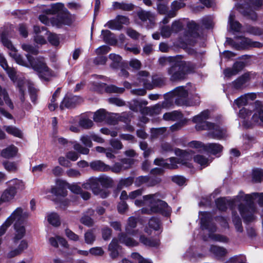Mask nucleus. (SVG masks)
<instances>
[{
  "label": "nucleus",
  "mask_w": 263,
  "mask_h": 263,
  "mask_svg": "<svg viewBox=\"0 0 263 263\" xmlns=\"http://www.w3.org/2000/svg\"><path fill=\"white\" fill-rule=\"evenodd\" d=\"M207 130L210 131L209 135L213 138L221 139L225 138L227 135L226 129L220 127L219 125L214 124V127Z\"/></svg>",
  "instance_id": "nucleus-22"
},
{
  "label": "nucleus",
  "mask_w": 263,
  "mask_h": 263,
  "mask_svg": "<svg viewBox=\"0 0 263 263\" xmlns=\"http://www.w3.org/2000/svg\"><path fill=\"white\" fill-rule=\"evenodd\" d=\"M105 27H107L111 29L120 30L122 28V26L118 24L116 18L114 20L108 21L105 25Z\"/></svg>",
  "instance_id": "nucleus-62"
},
{
  "label": "nucleus",
  "mask_w": 263,
  "mask_h": 263,
  "mask_svg": "<svg viewBox=\"0 0 263 263\" xmlns=\"http://www.w3.org/2000/svg\"><path fill=\"white\" fill-rule=\"evenodd\" d=\"M255 98V95L254 94H246L243 96H241L237 99L235 100L234 103L236 104L238 107H240L242 106L246 105L249 100H253Z\"/></svg>",
  "instance_id": "nucleus-34"
},
{
  "label": "nucleus",
  "mask_w": 263,
  "mask_h": 263,
  "mask_svg": "<svg viewBox=\"0 0 263 263\" xmlns=\"http://www.w3.org/2000/svg\"><path fill=\"white\" fill-rule=\"evenodd\" d=\"M105 91L107 92L112 93H122L124 91V88L117 87L115 85H109L105 87Z\"/></svg>",
  "instance_id": "nucleus-58"
},
{
  "label": "nucleus",
  "mask_w": 263,
  "mask_h": 263,
  "mask_svg": "<svg viewBox=\"0 0 263 263\" xmlns=\"http://www.w3.org/2000/svg\"><path fill=\"white\" fill-rule=\"evenodd\" d=\"M8 187L14 190L16 194L17 191H22L25 189V184L21 180L17 178L13 179L7 182Z\"/></svg>",
  "instance_id": "nucleus-27"
},
{
  "label": "nucleus",
  "mask_w": 263,
  "mask_h": 263,
  "mask_svg": "<svg viewBox=\"0 0 263 263\" xmlns=\"http://www.w3.org/2000/svg\"><path fill=\"white\" fill-rule=\"evenodd\" d=\"M235 15L231 12L229 17V24L231 29L236 32L240 31L241 28V24L237 21L234 20Z\"/></svg>",
  "instance_id": "nucleus-38"
},
{
  "label": "nucleus",
  "mask_w": 263,
  "mask_h": 263,
  "mask_svg": "<svg viewBox=\"0 0 263 263\" xmlns=\"http://www.w3.org/2000/svg\"><path fill=\"white\" fill-rule=\"evenodd\" d=\"M138 79L140 82L143 83V85L145 88L149 89L152 88V83H151L152 78L147 71H141L139 72Z\"/></svg>",
  "instance_id": "nucleus-24"
},
{
  "label": "nucleus",
  "mask_w": 263,
  "mask_h": 263,
  "mask_svg": "<svg viewBox=\"0 0 263 263\" xmlns=\"http://www.w3.org/2000/svg\"><path fill=\"white\" fill-rule=\"evenodd\" d=\"M172 96L175 97V103L178 105H187L193 106L199 104V98L196 97L195 101L192 102L191 103H188L185 99L187 96L188 92L182 86H180L176 88L171 92Z\"/></svg>",
  "instance_id": "nucleus-10"
},
{
  "label": "nucleus",
  "mask_w": 263,
  "mask_h": 263,
  "mask_svg": "<svg viewBox=\"0 0 263 263\" xmlns=\"http://www.w3.org/2000/svg\"><path fill=\"white\" fill-rule=\"evenodd\" d=\"M18 87L19 88L20 92L21 93V96L20 97V100L22 102H24V91L26 88L27 87L30 93V98L32 102L35 103L37 99L36 96V90L31 86L28 82L22 80L18 82Z\"/></svg>",
  "instance_id": "nucleus-16"
},
{
  "label": "nucleus",
  "mask_w": 263,
  "mask_h": 263,
  "mask_svg": "<svg viewBox=\"0 0 263 263\" xmlns=\"http://www.w3.org/2000/svg\"><path fill=\"white\" fill-rule=\"evenodd\" d=\"M134 182V179L132 177H128L125 179H121L118 184V188L121 189L123 187H128L131 185Z\"/></svg>",
  "instance_id": "nucleus-54"
},
{
  "label": "nucleus",
  "mask_w": 263,
  "mask_h": 263,
  "mask_svg": "<svg viewBox=\"0 0 263 263\" xmlns=\"http://www.w3.org/2000/svg\"><path fill=\"white\" fill-rule=\"evenodd\" d=\"M190 152L178 149L175 150V154L179 157H171L168 160L157 158L154 160V164L168 169H176L178 167V164L190 166L187 161L192 158V154Z\"/></svg>",
  "instance_id": "nucleus-4"
},
{
  "label": "nucleus",
  "mask_w": 263,
  "mask_h": 263,
  "mask_svg": "<svg viewBox=\"0 0 263 263\" xmlns=\"http://www.w3.org/2000/svg\"><path fill=\"white\" fill-rule=\"evenodd\" d=\"M109 58L112 62L110 65L111 68L116 69L120 66V62L122 60V58L120 55L111 53L109 55Z\"/></svg>",
  "instance_id": "nucleus-44"
},
{
  "label": "nucleus",
  "mask_w": 263,
  "mask_h": 263,
  "mask_svg": "<svg viewBox=\"0 0 263 263\" xmlns=\"http://www.w3.org/2000/svg\"><path fill=\"white\" fill-rule=\"evenodd\" d=\"M147 104V102L146 101L133 100L130 102L129 107L130 108L134 111H141L143 106L146 105Z\"/></svg>",
  "instance_id": "nucleus-36"
},
{
  "label": "nucleus",
  "mask_w": 263,
  "mask_h": 263,
  "mask_svg": "<svg viewBox=\"0 0 263 263\" xmlns=\"http://www.w3.org/2000/svg\"><path fill=\"white\" fill-rule=\"evenodd\" d=\"M236 212L233 211L232 221L237 232L241 233L243 231L241 220L239 216L236 215Z\"/></svg>",
  "instance_id": "nucleus-41"
},
{
  "label": "nucleus",
  "mask_w": 263,
  "mask_h": 263,
  "mask_svg": "<svg viewBox=\"0 0 263 263\" xmlns=\"http://www.w3.org/2000/svg\"><path fill=\"white\" fill-rule=\"evenodd\" d=\"M4 103H5L10 109H13V104L9 97L7 91L0 85V105L2 106Z\"/></svg>",
  "instance_id": "nucleus-26"
},
{
  "label": "nucleus",
  "mask_w": 263,
  "mask_h": 263,
  "mask_svg": "<svg viewBox=\"0 0 263 263\" xmlns=\"http://www.w3.org/2000/svg\"><path fill=\"white\" fill-rule=\"evenodd\" d=\"M82 99L78 96H72L69 97L66 96L62 101L60 105L61 109H63L64 107L70 108L73 107L76 104L81 102Z\"/></svg>",
  "instance_id": "nucleus-23"
},
{
  "label": "nucleus",
  "mask_w": 263,
  "mask_h": 263,
  "mask_svg": "<svg viewBox=\"0 0 263 263\" xmlns=\"http://www.w3.org/2000/svg\"><path fill=\"white\" fill-rule=\"evenodd\" d=\"M60 88H58L52 95V98L50 100V102L49 103L48 108L50 110L53 111L58 107V104L55 103L57 98L59 95Z\"/></svg>",
  "instance_id": "nucleus-45"
},
{
  "label": "nucleus",
  "mask_w": 263,
  "mask_h": 263,
  "mask_svg": "<svg viewBox=\"0 0 263 263\" xmlns=\"http://www.w3.org/2000/svg\"><path fill=\"white\" fill-rule=\"evenodd\" d=\"M110 50V48L106 45H103L97 48L95 52L98 55L107 54Z\"/></svg>",
  "instance_id": "nucleus-63"
},
{
  "label": "nucleus",
  "mask_w": 263,
  "mask_h": 263,
  "mask_svg": "<svg viewBox=\"0 0 263 263\" xmlns=\"http://www.w3.org/2000/svg\"><path fill=\"white\" fill-rule=\"evenodd\" d=\"M112 7L115 9H119L123 10H129L132 8V6L124 3L114 2Z\"/></svg>",
  "instance_id": "nucleus-53"
},
{
  "label": "nucleus",
  "mask_w": 263,
  "mask_h": 263,
  "mask_svg": "<svg viewBox=\"0 0 263 263\" xmlns=\"http://www.w3.org/2000/svg\"><path fill=\"white\" fill-rule=\"evenodd\" d=\"M16 194L14 190H11L8 187L3 193L1 197V200L3 202H8L13 199Z\"/></svg>",
  "instance_id": "nucleus-37"
},
{
  "label": "nucleus",
  "mask_w": 263,
  "mask_h": 263,
  "mask_svg": "<svg viewBox=\"0 0 263 263\" xmlns=\"http://www.w3.org/2000/svg\"><path fill=\"white\" fill-rule=\"evenodd\" d=\"M89 166L95 171H108L110 170V166L100 160H96L91 162Z\"/></svg>",
  "instance_id": "nucleus-30"
},
{
  "label": "nucleus",
  "mask_w": 263,
  "mask_h": 263,
  "mask_svg": "<svg viewBox=\"0 0 263 263\" xmlns=\"http://www.w3.org/2000/svg\"><path fill=\"white\" fill-rule=\"evenodd\" d=\"M171 28L173 33H177L183 28V25L180 21H175L173 22Z\"/></svg>",
  "instance_id": "nucleus-61"
},
{
  "label": "nucleus",
  "mask_w": 263,
  "mask_h": 263,
  "mask_svg": "<svg viewBox=\"0 0 263 263\" xmlns=\"http://www.w3.org/2000/svg\"><path fill=\"white\" fill-rule=\"evenodd\" d=\"M17 152V148L14 145H11L3 149L1 155L5 158H10L15 156Z\"/></svg>",
  "instance_id": "nucleus-35"
},
{
  "label": "nucleus",
  "mask_w": 263,
  "mask_h": 263,
  "mask_svg": "<svg viewBox=\"0 0 263 263\" xmlns=\"http://www.w3.org/2000/svg\"><path fill=\"white\" fill-rule=\"evenodd\" d=\"M209 110H206L193 118L192 121L196 124L195 128L197 130H207L214 127V124L206 121L209 117Z\"/></svg>",
  "instance_id": "nucleus-11"
},
{
  "label": "nucleus",
  "mask_w": 263,
  "mask_h": 263,
  "mask_svg": "<svg viewBox=\"0 0 263 263\" xmlns=\"http://www.w3.org/2000/svg\"><path fill=\"white\" fill-rule=\"evenodd\" d=\"M109 144L115 150H120L123 148L122 142L117 139H111L109 140Z\"/></svg>",
  "instance_id": "nucleus-56"
},
{
  "label": "nucleus",
  "mask_w": 263,
  "mask_h": 263,
  "mask_svg": "<svg viewBox=\"0 0 263 263\" xmlns=\"http://www.w3.org/2000/svg\"><path fill=\"white\" fill-rule=\"evenodd\" d=\"M120 246L118 244V240L114 238L108 245V250L109 252V256L112 259L117 258L119 255V250Z\"/></svg>",
  "instance_id": "nucleus-25"
},
{
  "label": "nucleus",
  "mask_w": 263,
  "mask_h": 263,
  "mask_svg": "<svg viewBox=\"0 0 263 263\" xmlns=\"http://www.w3.org/2000/svg\"><path fill=\"white\" fill-rule=\"evenodd\" d=\"M249 79V76L248 74H245L237 80L233 82V85L235 89L241 88L243 85L247 82Z\"/></svg>",
  "instance_id": "nucleus-40"
},
{
  "label": "nucleus",
  "mask_w": 263,
  "mask_h": 263,
  "mask_svg": "<svg viewBox=\"0 0 263 263\" xmlns=\"http://www.w3.org/2000/svg\"><path fill=\"white\" fill-rule=\"evenodd\" d=\"M15 230L14 235L13 238V243L15 246L18 245L17 248L11 249L7 254L8 258H13L21 254L23 252L28 248V241L25 239H22L25 236L26 230L24 224H14Z\"/></svg>",
  "instance_id": "nucleus-5"
},
{
  "label": "nucleus",
  "mask_w": 263,
  "mask_h": 263,
  "mask_svg": "<svg viewBox=\"0 0 263 263\" xmlns=\"http://www.w3.org/2000/svg\"><path fill=\"white\" fill-rule=\"evenodd\" d=\"M199 217L200 218L201 227L202 230H208L209 237L215 241L221 242H227L228 238L223 235L220 234H213L216 230L215 224L211 222V214L205 212H199Z\"/></svg>",
  "instance_id": "nucleus-7"
},
{
  "label": "nucleus",
  "mask_w": 263,
  "mask_h": 263,
  "mask_svg": "<svg viewBox=\"0 0 263 263\" xmlns=\"http://www.w3.org/2000/svg\"><path fill=\"white\" fill-rule=\"evenodd\" d=\"M56 183L57 186L53 187L51 189V193L57 196H66L67 195L66 188L68 186V183L65 181L61 180H58Z\"/></svg>",
  "instance_id": "nucleus-21"
},
{
  "label": "nucleus",
  "mask_w": 263,
  "mask_h": 263,
  "mask_svg": "<svg viewBox=\"0 0 263 263\" xmlns=\"http://www.w3.org/2000/svg\"><path fill=\"white\" fill-rule=\"evenodd\" d=\"M235 4L237 9L245 15L250 16L253 20L256 18L254 10L260 7L263 0H237Z\"/></svg>",
  "instance_id": "nucleus-8"
},
{
  "label": "nucleus",
  "mask_w": 263,
  "mask_h": 263,
  "mask_svg": "<svg viewBox=\"0 0 263 263\" xmlns=\"http://www.w3.org/2000/svg\"><path fill=\"white\" fill-rule=\"evenodd\" d=\"M26 57L29 62V67L36 71L41 78L48 80L53 76L52 71L47 66L43 57L33 58L29 54H27Z\"/></svg>",
  "instance_id": "nucleus-6"
},
{
  "label": "nucleus",
  "mask_w": 263,
  "mask_h": 263,
  "mask_svg": "<svg viewBox=\"0 0 263 263\" xmlns=\"http://www.w3.org/2000/svg\"><path fill=\"white\" fill-rule=\"evenodd\" d=\"M188 28L191 32L187 33L184 36V44L185 45H193L195 43V39L198 36L197 30L198 26L193 21L189 22Z\"/></svg>",
  "instance_id": "nucleus-18"
},
{
  "label": "nucleus",
  "mask_w": 263,
  "mask_h": 263,
  "mask_svg": "<svg viewBox=\"0 0 263 263\" xmlns=\"http://www.w3.org/2000/svg\"><path fill=\"white\" fill-rule=\"evenodd\" d=\"M159 63L162 66L168 64L171 65V67L168 69L167 71L172 81H176L184 79L186 71L189 68V63L181 60L180 56L161 57L159 59Z\"/></svg>",
  "instance_id": "nucleus-3"
},
{
  "label": "nucleus",
  "mask_w": 263,
  "mask_h": 263,
  "mask_svg": "<svg viewBox=\"0 0 263 263\" xmlns=\"http://www.w3.org/2000/svg\"><path fill=\"white\" fill-rule=\"evenodd\" d=\"M100 183L97 178H91V190L96 195H98L100 192Z\"/></svg>",
  "instance_id": "nucleus-51"
},
{
  "label": "nucleus",
  "mask_w": 263,
  "mask_h": 263,
  "mask_svg": "<svg viewBox=\"0 0 263 263\" xmlns=\"http://www.w3.org/2000/svg\"><path fill=\"white\" fill-rule=\"evenodd\" d=\"M160 32L161 36L163 38H168L171 36L172 33H173L171 27L168 26L162 27L161 28Z\"/></svg>",
  "instance_id": "nucleus-55"
},
{
  "label": "nucleus",
  "mask_w": 263,
  "mask_h": 263,
  "mask_svg": "<svg viewBox=\"0 0 263 263\" xmlns=\"http://www.w3.org/2000/svg\"><path fill=\"white\" fill-rule=\"evenodd\" d=\"M210 250L211 253L218 257H222L227 253L226 249L217 246H211Z\"/></svg>",
  "instance_id": "nucleus-43"
},
{
  "label": "nucleus",
  "mask_w": 263,
  "mask_h": 263,
  "mask_svg": "<svg viewBox=\"0 0 263 263\" xmlns=\"http://www.w3.org/2000/svg\"><path fill=\"white\" fill-rule=\"evenodd\" d=\"M72 22L71 15L68 12H65L52 17L51 24L53 26L60 27L63 25H70Z\"/></svg>",
  "instance_id": "nucleus-19"
},
{
  "label": "nucleus",
  "mask_w": 263,
  "mask_h": 263,
  "mask_svg": "<svg viewBox=\"0 0 263 263\" xmlns=\"http://www.w3.org/2000/svg\"><path fill=\"white\" fill-rule=\"evenodd\" d=\"M47 220L49 223L53 226H58L60 224V220L59 216L54 213H50L48 215Z\"/></svg>",
  "instance_id": "nucleus-48"
},
{
  "label": "nucleus",
  "mask_w": 263,
  "mask_h": 263,
  "mask_svg": "<svg viewBox=\"0 0 263 263\" xmlns=\"http://www.w3.org/2000/svg\"><path fill=\"white\" fill-rule=\"evenodd\" d=\"M252 177L255 181H260L263 178V170L261 169L256 168L253 171Z\"/></svg>",
  "instance_id": "nucleus-57"
},
{
  "label": "nucleus",
  "mask_w": 263,
  "mask_h": 263,
  "mask_svg": "<svg viewBox=\"0 0 263 263\" xmlns=\"http://www.w3.org/2000/svg\"><path fill=\"white\" fill-rule=\"evenodd\" d=\"M236 42L232 43V45L235 49L239 50L250 47L259 48L261 44L258 42L252 41L250 39L245 37H236Z\"/></svg>",
  "instance_id": "nucleus-15"
},
{
  "label": "nucleus",
  "mask_w": 263,
  "mask_h": 263,
  "mask_svg": "<svg viewBox=\"0 0 263 263\" xmlns=\"http://www.w3.org/2000/svg\"><path fill=\"white\" fill-rule=\"evenodd\" d=\"M3 128L9 134L18 138H22V137L23 134L21 130L15 126H4Z\"/></svg>",
  "instance_id": "nucleus-42"
},
{
  "label": "nucleus",
  "mask_w": 263,
  "mask_h": 263,
  "mask_svg": "<svg viewBox=\"0 0 263 263\" xmlns=\"http://www.w3.org/2000/svg\"><path fill=\"white\" fill-rule=\"evenodd\" d=\"M29 216L30 214L26 208L18 207L7 218V219L9 220L11 224L14 223V224H24Z\"/></svg>",
  "instance_id": "nucleus-12"
},
{
  "label": "nucleus",
  "mask_w": 263,
  "mask_h": 263,
  "mask_svg": "<svg viewBox=\"0 0 263 263\" xmlns=\"http://www.w3.org/2000/svg\"><path fill=\"white\" fill-rule=\"evenodd\" d=\"M140 241L145 246L148 247H157L159 245V240L158 239H149L143 235L140 236Z\"/></svg>",
  "instance_id": "nucleus-39"
},
{
  "label": "nucleus",
  "mask_w": 263,
  "mask_h": 263,
  "mask_svg": "<svg viewBox=\"0 0 263 263\" xmlns=\"http://www.w3.org/2000/svg\"><path fill=\"white\" fill-rule=\"evenodd\" d=\"M185 3L179 2L177 1H173L171 5V9L167 13L169 17H174L176 15L177 11L185 6Z\"/></svg>",
  "instance_id": "nucleus-28"
},
{
  "label": "nucleus",
  "mask_w": 263,
  "mask_h": 263,
  "mask_svg": "<svg viewBox=\"0 0 263 263\" xmlns=\"http://www.w3.org/2000/svg\"><path fill=\"white\" fill-rule=\"evenodd\" d=\"M79 125L84 129H89L93 125L92 121L87 118H81L79 122Z\"/></svg>",
  "instance_id": "nucleus-50"
},
{
  "label": "nucleus",
  "mask_w": 263,
  "mask_h": 263,
  "mask_svg": "<svg viewBox=\"0 0 263 263\" xmlns=\"http://www.w3.org/2000/svg\"><path fill=\"white\" fill-rule=\"evenodd\" d=\"M139 18L143 22L148 21L150 24L154 23L155 15L149 11L141 10L138 12Z\"/></svg>",
  "instance_id": "nucleus-31"
},
{
  "label": "nucleus",
  "mask_w": 263,
  "mask_h": 263,
  "mask_svg": "<svg viewBox=\"0 0 263 263\" xmlns=\"http://www.w3.org/2000/svg\"><path fill=\"white\" fill-rule=\"evenodd\" d=\"M131 257L133 259L137 260L138 263H152L149 260L142 257L138 253H133L131 254Z\"/></svg>",
  "instance_id": "nucleus-64"
},
{
  "label": "nucleus",
  "mask_w": 263,
  "mask_h": 263,
  "mask_svg": "<svg viewBox=\"0 0 263 263\" xmlns=\"http://www.w3.org/2000/svg\"><path fill=\"white\" fill-rule=\"evenodd\" d=\"M189 146L191 148H201L213 155H216L221 153L223 146L218 143H208L204 144L201 142L193 141L189 143Z\"/></svg>",
  "instance_id": "nucleus-13"
},
{
  "label": "nucleus",
  "mask_w": 263,
  "mask_h": 263,
  "mask_svg": "<svg viewBox=\"0 0 263 263\" xmlns=\"http://www.w3.org/2000/svg\"><path fill=\"white\" fill-rule=\"evenodd\" d=\"M49 242L51 246L54 248H58L59 247V243L63 247L68 248V243L66 239L59 236L49 238Z\"/></svg>",
  "instance_id": "nucleus-29"
},
{
  "label": "nucleus",
  "mask_w": 263,
  "mask_h": 263,
  "mask_svg": "<svg viewBox=\"0 0 263 263\" xmlns=\"http://www.w3.org/2000/svg\"><path fill=\"white\" fill-rule=\"evenodd\" d=\"M183 115L180 111L174 110L172 112H166L163 115V118L166 121H176L181 120Z\"/></svg>",
  "instance_id": "nucleus-32"
},
{
  "label": "nucleus",
  "mask_w": 263,
  "mask_h": 263,
  "mask_svg": "<svg viewBox=\"0 0 263 263\" xmlns=\"http://www.w3.org/2000/svg\"><path fill=\"white\" fill-rule=\"evenodd\" d=\"M101 35L104 41L106 43H111L115 39L113 34L108 30H103L101 31Z\"/></svg>",
  "instance_id": "nucleus-49"
},
{
  "label": "nucleus",
  "mask_w": 263,
  "mask_h": 263,
  "mask_svg": "<svg viewBox=\"0 0 263 263\" xmlns=\"http://www.w3.org/2000/svg\"><path fill=\"white\" fill-rule=\"evenodd\" d=\"M159 194H150L143 196V200H136L135 204L138 206H148V208H142L141 212L144 214L161 213L165 216H168L171 209L167 203L158 198Z\"/></svg>",
  "instance_id": "nucleus-2"
},
{
  "label": "nucleus",
  "mask_w": 263,
  "mask_h": 263,
  "mask_svg": "<svg viewBox=\"0 0 263 263\" xmlns=\"http://www.w3.org/2000/svg\"><path fill=\"white\" fill-rule=\"evenodd\" d=\"M194 159L195 162L203 167L208 166L210 163V160L202 155H196Z\"/></svg>",
  "instance_id": "nucleus-47"
},
{
  "label": "nucleus",
  "mask_w": 263,
  "mask_h": 263,
  "mask_svg": "<svg viewBox=\"0 0 263 263\" xmlns=\"http://www.w3.org/2000/svg\"><path fill=\"white\" fill-rule=\"evenodd\" d=\"M145 232L149 235H157L161 232L160 222L156 218H151L148 223V226L144 229Z\"/></svg>",
  "instance_id": "nucleus-20"
},
{
  "label": "nucleus",
  "mask_w": 263,
  "mask_h": 263,
  "mask_svg": "<svg viewBox=\"0 0 263 263\" xmlns=\"http://www.w3.org/2000/svg\"><path fill=\"white\" fill-rule=\"evenodd\" d=\"M252 120L255 124L263 125V109L261 107H256L254 110Z\"/></svg>",
  "instance_id": "nucleus-33"
},
{
  "label": "nucleus",
  "mask_w": 263,
  "mask_h": 263,
  "mask_svg": "<svg viewBox=\"0 0 263 263\" xmlns=\"http://www.w3.org/2000/svg\"><path fill=\"white\" fill-rule=\"evenodd\" d=\"M64 8V5L62 3H57L52 6L51 9L47 11V14H55L59 13Z\"/></svg>",
  "instance_id": "nucleus-52"
},
{
  "label": "nucleus",
  "mask_w": 263,
  "mask_h": 263,
  "mask_svg": "<svg viewBox=\"0 0 263 263\" xmlns=\"http://www.w3.org/2000/svg\"><path fill=\"white\" fill-rule=\"evenodd\" d=\"M89 252L90 254L96 256H101L104 254V251L101 247H93L89 249Z\"/></svg>",
  "instance_id": "nucleus-59"
},
{
  "label": "nucleus",
  "mask_w": 263,
  "mask_h": 263,
  "mask_svg": "<svg viewBox=\"0 0 263 263\" xmlns=\"http://www.w3.org/2000/svg\"><path fill=\"white\" fill-rule=\"evenodd\" d=\"M238 199H242L246 202V204H240L239 205V213L246 222H252L256 218L255 214L257 208L254 203V200L257 199V202L260 206H263V193H252L245 194L240 191L238 193Z\"/></svg>",
  "instance_id": "nucleus-1"
},
{
  "label": "nucleus",
  "mask_w": 263,
  "mask_h": 263,
  "mask_svg": "<svg viewBox=\"0 0 263 263\" xmlns=\"http://www.w3.org/2000/svg\"><path fill=\"white\" fill-rule=\"evenodd\" d=\"M134 162L135 161L132 158H123L120 160V163L123 164V167L124 170L129 168Z\"/></svg>",
  "instance_id": "nucleus-60"
},
{
  "label": "nucleus",
  "mask_w": 263,
  "mask_h": 263,
  "mask_svg": "<svg viewBox=\"0 0 263 263\" xmlns=\"http://www.w3.org/2000/svg\"><path fill=\"white\" fill-rule=\"evenodd\" d=\"M238 194L233 198H220L216 200V204L217 208L221 211H224L228 206H229L232 210L235 207L240 204H242L241 202L242 199H238Z\"/></svg>",
  "instance_id": "nucleus-14"
},
{
  "label": "nucleus",
  "mask_w": 263,
  "mask_h": 263,
  "mask_svg": "<svg viewBox=\"0 0 263 263\" xmlns=\"http://www.w3.org/2000/svg\"><path fill=\"white\" fill-rule=\"evenodd\" d=\"M137 222V219L134 217H130L128 218L127 225L125 228L126 233H121L119 235V239L121 243L128 247H134L138 245L137 241L128 236V235L136 236L138 234V230H133L136 227Z\"/></svg>",
  "instance_id": "nucleus-9"
},
{
  "label": "nucleus",
  "mask_w": 263,
  "mask_h": 263,
  "mask_svg": "<svg viewBox=\"0 0 263 263\" xmlns=\"http://www.w3.org/2000/svg\"><path fill=\"white\" fill-rule=\"evenodd\" d=\"M113 114L107 112L104 109H100L96 111L93 115V119L96 122L105 121L109 124H115L116 121L112 118Z\"/></svg>",
  "instance_id": "nucleus-17"
},
{
  "label": "nucleus",
  "mask_w": 263,
  "mask_h": 263,
  "mask_svg": "<svg viewBox=\"0 0 263 263\" xmlns=\"http://www.w3.org/2000/svg\"><path fill=\"white\" fill-rule=\"evenodd\" d=\"M84 239L87 244H93L96 240V235L92 230H89L84 234Z\"/></svg>",
  "instance_id": "nucleus-46"
}]
</instances>
